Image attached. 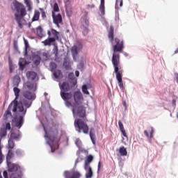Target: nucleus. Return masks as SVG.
Wrapping results in <instances>:
<instances>
[{
	"label": "nucleus",
	"mask_w": 178,
	"mask_h": 178,
	"mask_svg": "<svg viewBox=\"0 0 178 178\" xmlns=\"http://www.w3.org/2000/svg\"><path fill=\"white\" fill-rule=\"evenodd\" d=\"M72 97L74 102L72 111L74 116H78V119L74 120V127L78 133L83 132L84 134H88V125L86 122L87 118L86 107L81 105L84 101L83 93L80 90H76L73 92Z\"/></svg>",
	"instance_id": "obj_1"
},
{
	"label": "nucleus",
	"mask_w": 178,
	"mask_h": 178,
	"mask_svg": "<svg viewBox=\"0 0 178 178\" xmlns=\"http://www.w3.org/2000/svg\"><path fill=\"white\" fill-rule=\"evenodd\" d=\"M13 6L14 8H13V10L15 12L14 14L15 22H17L19 29H23V26H24V23H26L24 16L27 15L26 6L19 1H15L13 3Z\"/></svg>",
	"instance_id": "obj_2"
},
{
	"label": "nucleus",
	"mask_w": 178,
	"mask_h": 178,
	"mask_svg": "<svg viewBox=\"0 0 178 178\" xmlns=\"http://www.w3.org/2000/svg\"><path fill=\"white\" fill-rule=\"evenodd\" d=\"M112 63L114 67V72L116 74V79L118 81V86L120 90L124 92V86H123V81L122 79V71L120 70V55L113 54L112 57Z\"/></svg>",
	"instance_id": "obj_3"
},
{
	"label": "nucleus",
	"mask_w": 178,
	"mask_h": 178,
	"mask_svg": "<svg viewBox=\"0 0 178 178\" xmlns=\"http://www.w3.org/2000/svg\"><path fill=\"white\" fill-rule=\"evenodd\" d=\"M60 97L63 101H65V106L67 108H70V106H73L72 104V102H70V99L73 98V94L72 92H67V91H70V85L67 82H63L61 85L60 84Z\"/></svg>",
	"instance_id": "obj_4"
},
{
	"label": "nucleus",
	"mask_w": 178,
	"mask_h": 178,
	"mask_svg": "<svg viewBox=\"0 0 178 178\" xmlns=\"http://www.w3.org/2000/svg\"><path fill=\"white\" fill-rule=\"evenodd\" d=\"M47 35L49 38L42 42L44 47H51V45L56 42V40H59V32L54 29H51V31H48Z\"/></svg>",
	"instance_id": "obj_5"
},
{
	"label": "nucleus",
	"mask_w": 178,
	"mask_h": 178,
	"mask_svg": "<svg viewBox=\"0 0 178 178\" xmlns=\"http://www.w3.org/2000/svg\"><path fill=\"white\" fill-rule=\"evenodd\" d=\"M17 111L19 112V102L16 99H14L9 104L7 110L4 113V119H8L9 116H12V112H13V113H17Z\"/></svg>",
	"instance_id": "obj_6"
},
{
	"label": "nucleus",
	"mask_w": 178,
	"mask_h": 178,
	"mask_svg": "<svg viewBox=\"0 0 178 178\" xmlns=\"http://www.w3.org/2000/svg\"><path fill=\"white\" fill-rule=\"evenodd\" d=\"M18 104L19 113H24V115H26L27 113V109L31 106L33 102H30L29 99H22V101L19 102Z\"/></svg>",
	"instance_id": "obj_7"
},
{
	"label": "nucleus",
	"mask_w": 178,
	"mask_h": 178,
	"mask_svg": "<svg viewBox=\"0 0 178 178\" xmlns=\"http://www.w3.org/2000/svg\"><path fill=\"white\" fill-rule=\"evenodd\" d=\"M24 116H26V115H24V113H21V115L18 114V116L13 120V122L15 123V127H18V129H20L22 126H23V123L24 122Z\"/></svg>",
	"instance_id": "obj_8"
},
{
	"label": "nucleus",
	"mask_w": 178,
	"mask_h": 178,
	"mask_svg": "<svg viewBox=\"0 0 178 178\" xmlns=\"http://www.w3.org/2000/svg\"><path fill=\"white\" fill-rule=\"evenodd\" d=\"M114 42L115 44L113 46V52H120L121 51H123V48H124L123 40L115 38Z\"/></svg>",
	"instance_id": "obj_9"
},
{
	"label": "nucleus",
	"mask_w": 178,
	"mask_h": 178,
	"mask_svg": "<svg viewBox=\"0 0 178 178\" xmlns=\"http://www.w3.org/2000/svg\"><path fill=\"white\" fill-rule=\"evenodd\" d=\"M22 97L29 101H34L35 99V93L31 92V90H24L22 92Z\"/></svg>",
	"instance_id": "obj_10"
},
{
	"label": "nucleus",
	"mask_w": 178,
	"mask_h": 178,
	"mask_svg": "<svg viewBox=\"0 0 178 178\" xmlns=\"http://www.w3.org/2000/svg\"><path fill=\"white\" fill-rule=\"evenodd\" d=\"M52 17H53V23L57 26V27H60L59 24H60L63 22L62 15L60 13L58 15H55V13L52 12Z\"/></svg>",
	"instance_id": "obj_11"
},
{
	"label": "nucleus",
	"mask_w": 178,
	"mask_h": 178,
	"mask_svg": "<svg viewBox=\"0 0 178 178\" xmlns=\"http://www.w3.org/2000/svg\"><path fill=\"white\" fill-rule=\"evenodd\" d=\"M64 176L65 178H80L81 177V174L79 171L69 172L65 171L64 172Z\"/></svg>",
	"instance_id": "obj_12"
},
{
	"label": "nucleus",
	"mask_w": 178,
	"mask_h": 178,
	"mask_svg": "<svg viewBox=\"0 0 178 178\" xmlns=\"http://www.w3.org/2000/svg\"><path fill=\"white\" fill-rule=\"evenodd\" d=\"M8 168V172H17L20 170V165L17 163H13L10 161L6 163Z\"/></svg>",
	"instance_id": "obj_13"
},
{
	"label": "nucleus",
	"mask_w": 178,
	"mask_h": 178,
	"mask_svg": "<svg viewBox=\"0 0 178 178\" xmlns=\"http://www.w3.org/2000/svg\"><path fill=\"white\" fill-rule=\"evenodd\" d=\"M84 170H86V178H91L94 175V173L92 172V168H91V165H88L86 167V165H83Z\"/></svg>",
	"instance_id": "obj_14"
},
{
	"label": "nucleus",
	"mask_w": 178,
	"mask_h": 178,
	"mask_svg": "<svg viewBox=\"0 0 178 178\" xmlns=\"http://www.w3.org/2000/svg\"><path fill=\"white\" fill-rule=\"evenodd\" d=\"M92 161H94V156L91 154L88 155L85 159L83 166H86V168L91 166V162H92Z\"/></svg>",
	"instance_id": "obj_15"
},
{
	"label": "nucleus",
	"mask_w": 178,
	"mask_h": 178,
	"mask_svg": "<svg viewBox=\"0 0 178 178\" xmlns=\"http://www.w3.org/2000/svg\"><path fill=\"white\" fill-rule=\"evenodd\" d=\"M32 60L35 66H38L41 63V57L38 54H34Z\"/></svg>",
	"instance_id": "obj_16"
},
{
	"label": "nucleus",
	"mask_w": 178,
	"mask_h": 178,
	"mask_svg": "<svg viewBox=\"0 0 178 178\" xmlns=\"http://www.w3.org/2000/svg\"><path fill=\"white\" fill-rule=\"evenodd\" d=\"M77 46H73L71 49L74 60H77V55H79V51H77Z\"/></svg>",
	"instance_id": "obj_17"
},
{
	"label": "nucleus",
	"mask_w": 178,
	"mask_h": 178,
	"mask_svg": "<svg viewBox=\"0 0 178 178\" xmlns=\"http://www.w3.org/2000/svg\"><path fill=\"white\" fill-rule=\"evenodd\" d=\"M44 138L49 145H50V147H52V144H54V142L55 141L56 137H49L47 135H45Z\"/></svg>",
	"instance_id": "obj_18"
},
{
	"label": "nucleus",
	"mask_w": 178,
	"mask_h": 178,
	"mask_svg": "<svg viewBox=\"0 0 178 178\" xmlns=\"http://www.w3.org/2000/svg\"><path fill=\"white\" fill-rule=\"evenodd\" d=\"M113 34H114V28H113V26H111L108 31V39L110 40L111 42H113V38H114Z\"/></svg>",
	"instance_id": "obj_19"
},
{
	"label": "nucleus",
	"mask_w": 178,
	"mask_h": 178,
	"mask_svg": "<svg viewBox=\"0 0 178 178\" xmlns=\"http://www.w3.org/2000/svg\"><path fill=\"white\" fill-rule=\"evenodd\" d=\"M26 76L29 80H35L37 78V73L33 71H30L26 73Z\"/></svg>",
	"instance_id": "obj_20"
},
{
	"label": "nucleus",
	"mask_w": 178,
	"mask_h": 178,
	"mask_svg": "<svg viewBox=\"0 0 178 178\" xmlns=\"http://www.w3.org/2000/svg\"><path fill=\"white\" fill-rule=\"evenodd\" d=\"M118 126L122 136H124V137H127V134H126V130H124V127L123 126L122 121H118Z\"/></svg>",
	"instance_id": "obj_21"
},
{
	"label": "nucleus",
	"mask_w": 178,
	"mask_h": 178,
	"mask_svg": "<svg viewBox=\"0 0 178 178\" xmlns=\"http://www.w3.org/2000/svg\"><path fill=\"white\" fill-rule=\"evenodd\" d=\"M19 138H20V134H16L15 132H10L9 137L10 140H13H13H15V141H18Z\"/></svg>",
	"instance_id": "obj_22"
},
{
	"label": "nucleus",
	"mask_w": 178,
	"mask_h": 178,
	"mask_svg": "<svg viewBox=\"0 0 178 178\" xmlns=\"http://www.w3.org/2000/svg\"><path fill=\"white\" fill-rule=\"evenodd\" d=\"M117 151L119 152L121 156H127V149H126L124 147L122 146L120 147V149H117Z\"/></svg>",
	"instance_id": "obj_23"
},
{
	"label": "nucleus",
	"mask_w": 178,
	"mask_h": 178,
	"mask_svg": "<svg viewBox=\"0 0 178 178\" xmlns=\"http://www.w3.org/2000/svg\"><path fill=\"white\" fill-rule=\"evenodd\" d=\"M34 88V84L31 82H26L24 84V90H28L29 91H31Z\"/></svg>",
	"instance_id": "obj_24"
},
{
	"label": "nucleus",
	"mask_w": 178,
	"mask_h": 178,
	"mask_svg": "<svg viewBox=\"0 0 178 178\" xmlns=\"http://www.w3.org/2000/svg\"><path fill=\"white\" fill-rule=\"evenodd\" d=\"M15 156V153H13V150L9 149L8 152L6 155V163L10 162V159Z\"/></svg>",
	"instance_id": "obj_25"
},
{
	"label": "nucleus",
	"mask_w": 178,
	"mask_h": 178,
	"mask_svg": "<svg viewBox=\"0 0 178 178\" xmlns=\"http://www.w3.org/2000/svg\"><path fill=\"white\" fill-rule=\"evenodd\" d=\"M40 11L35 10L34 12L33 17L32 18V22H38V20H40Z\"/></svg>",
	"instance_id": "obj_26"
},
{
	"label": "nucleus",
	"mask_w": 178,
	"mask_h": 178,
	"mask_svg": "<svg viewBox=\"0 0 178 178\" xmlns=\"http://www.w3.org/2000/svg\"><path fill=\"white\" fill-rule=\"evenodd\" d=\"M20 76H15L13 79V86L14 87H19V84H20Z\"/></svg>",
	"instance_id": "obj_27"
},
{
	"label": "nucleus",
	"mask_w": 178,
	"mask_h": 178,
	"mask_svg": "<svg viewBox=\"0 0 178 178\" xmlns=\"http://www.w3.org/2000/svg\"><path fill=\"white\" fill-rule=\"evenodd\" d=\"M36 34L38 37H40V38H42V37H44V31L42 30V27L38 26L36 29Z\"/></svg>",
	"instance_id": "obj_28"
},
{
	"label": "nucleus",
	"mask_w": 178,
	"mask_h": 178,
	"mask_svg": "<svg viewBox=\"0 0 178 178\" xmlns=\"http://www.w3.org/2000/svg\"><path fill=\"white\" fill-rule=\"evenodd\" d=\"M99 10L102 15H105V0H101Z\"/></svg>",
	"instance_id": "obj_29"
},
{
	"label": "nucleus",
	"mask_w": 178,
	"mask_h": 178,
	"mask_svg": "<svg viewBox=\"0 0 178 178\" xmlns=\"http://www.w3.org/2000/svg\"><path fill=\"white\" fill-rule=\"evenodd\" d=\"M13 91H14V93H15V101H17V99H19V97L20 95V89H19L17 88V86H15L14 88H13Z\"/></svg>",
	"instance_id": "obj_30"
},
{
	"label": "nucleus",
	"mask_w": 178,
	"mask_h": 178,
	"mask_svg": "<svg viewBox=\"0 0 178 178\" xmlns=\"http://www.w3.org/2000/svg\"><path fill=\"white\" fill-rule=\"evenodd\" d=\"M90 137L93 144H95V132L94 128L90 129Z\"/></svg>",
	"instance_id": "obj_31"
},
{
	"label": "nucleus",
	"mask_w": 178,
	"mask_h": 178,
	"mask_svg": "<svg viewBox=\"0 0 178 178\" xmlns=\"http://www.w3.org/2000/svg\"><path fill=\"white\" fill-rule=\"evenodd\" d=\"M6 148H8V149H13V148H15V141L11 139H8Z\"/></svg>",
	"instance_id": "obj_32"
},
{
	"label": "nucleus",
	"mask_w": 178,
	"mask_h": 178,
	"mask_svg": "<svg viewBox=\"0 0 178 178\" xmlns=\"http://www.w3.org/2000/svg\"><path fill=\"white\" fill-rule=\"evenodd\" d=\"M8 134V131L5 128H1L0 130V138H3V137H6Z\"/></svg>",
	"instance_id": "obj_33"
},
{
	"label": "nucleus",
	"mask_w": 178,
	"mask_h": 178,
	"mask_svg": "<svg viewBox=\"0 0 178 178\" xmlns=\"http://www.w3.org/2000/svg\"><path fill=\"white\" fill-rule=\"evenodd\" d=\"M13 47L15 52L20 54V51H19V44L17 40L13 41Z\"/></svg>",
	"instance_id": "obj_34"
},
{
	"label": "nucleus",
	"mask_w": 178,
	"mask_h": 178,
	"mask_svg": "<svg viewBox=\"0 0 178 178\" xmlns=\"http://www.w3.org/2000/svg\"><path fill=\"white\" fill-rule=\"evenodd\" d=\"M39 10H40L41 16L43 20L47 19V11H45V9L40 8Z\"/></svg>",
	"instance_id": "obj_35"
},
{
	"label": "nucleus",
	"mask_w": 178,
	"mask_h": 178,
	"mask_svg": "<svg viewBox=\"0 0 178 178\" xmlns=\"http://www.w3.org/2000/svg\"><path fill=\"white\" fill-rule=\"evenodd\" d=\"M82 92L86 95H90V92H88V88H87V85L82 86Z\"/></svg>",
	"instance_id": "obj_36"
},
{
	"label": "nucleus",
	"mask_w": 178,
	"mask_h": 178,
	"mask_svg": "<svg viewBox=\"0 0 178 178\" xmlns=\"http://www.w3.org/2000/svg\"><path fill=\"white\" fill-rule=\"evenodd\" d=\"M54 77H56V79H59V77H61L62 76V71L59 70H56L54 73Z\"/></svg>",
	"instance_id": "obj_37"
},
{
	"label": "nucleus",
	"mask_w": 178,
	"mask_h": 178,
	"mask_svg": "<svg viewBox=\"0 0 178 178\" xmlns=\"http://www.w3.org/2000/svg\"><path fill=\"white\" fill-rule=\"evenodd\" d=\"M5 156L2 154V147L1 146V139H0V165L3 162Z\"/></svg>",
	"instance_id": "obj_38"
},
{
	"label": "nucleus",
	"mask_w": 178,
	"mask_h": 178,
	"mask_svg": "<svg viewBox=\"0 0 178 178\" xmlns=\"http://www.w3.org/2000/svg\"><path fill=\"white\" fill-rule=\"evenodd\" d=\"M24 3L26 5V8H28V10H31V1L30 0H24Z\"/></svg>",
	"instance_id": "obj_39"
},
{
	"label": "nucleus",
	"mask_w": 178,
	"mask_h": 178,
	"mask_svg": "<svg viewBox=\"0 0 178 178\" xmlns=\"http://www.w3.org/2000/svg\"><path fill=\"white\" fill-rule=\"evenodd\" d=\"M10 178H23L22 173L17 174V173H13L10 175Z\"/></svg>",
	"instance_id": "obj_40"
},
{
	"label": "nucleus",
	"mask_w": 178,
	"mask_h": 178,
	"mask_svg": "<svg viewBox=\"0 0 178 178\" xmlns=\"http://www.w3.org/2000/svg\"><path fill=\"white\" fill-rule=\"evenodd\" d=\"M54 9V13H55V12H59V6H58V3H55L53 7Z\"/></svg>",
	"instance_id": "obj_41"
},
{
	"label": "nucleus",
	"mask_w": 178,
	"mask_h": 178,
	"mask_svg": "<svg viewBox=\"0 0 178 178\" xmlns=\"http://www.w3.org/2000/svg\"><path fill=\"white\" fill-rule=\"evenodd\" d=\"M83 161H84L83 157H78L75 161V165H77V163H79V162H83Z\"/></svg>",
	"instance_id": "obj_42"
},
{
	"label": "nucleus",
	"mask_w": 178,
	"mask_h": 178,
	"mask_svg": "<svg viewBox=\"0 0 178 178\" xmlns=\"http://www.w3.org/2000/svg\"><path fill=\"white\" fill-rule=\"evenodd\" d=\"M24 41L25 44V51L27 52V49L30 46L29 44V42L25 38H24Z\"/></svg>",
	"instance_id": "obj_43"
},
{
	"label": "nucleus",
	"mask_w": 178,
	"mask_h": 178,
	"mask_svg": "<svg viewBox=\"0 0 178 178\" xmlns=\"http://www.w3.org/2000/svg\"><path fill=\"white\" fill-rule=\"evenodd\" d=\"M118 5L122 8L123 6V0H116V6H118Z\"/></svg>",
	"instance_id": "obj_44"
},
{
	"label": "nucleus",
	"mask_w": 178,
	"mask_h": 178,
	"mask_svg": "<svg viewBox=\"0 0 178 178\" xmlns=\"http://www.w3.org/2000/svg\"><path fill=\"white\" fill-rule=\"evenodd\" d=\"M149 129L150 130V138H152L154 137V128L150 127Z\"/></svg>",
	"instance_id": "obj_45"
},
{
	"label": "nucleus",
	"mask_w": 178,
	"mask_h": 178,
	"mask_svg": "<svg viewBox=\"0 0 178 178\" xmlns=\"http://www.w3.org/2000/svg\"><path fill=\"white\" fill-rule=\"evenodd\" d=\"M68 79H70V80H73V79H74V74L73 72H71L68 74Z\"/></svg>",
	"instance_id": "obj_46"
},
{
	"label": "nucleus",
	"mask_w": 178,
	"mask_h": 178,
	"mask_svg": "<svg viewBox=\"0 0 178 178\" xmlns=\"http://www.w3.org/2000/svg\"><path fill=\"white\" fill-rule=\"evenodd\" d=\"M6 130H10L11 127H10V123L8 122L6 124Z\"/></svg>",
	"instance_id": "obj_47"
},
{
	"label": "nucleus",
	"mask_w": 178,
	"mask_h": 178,
	"mask_svg": "<svg viewBox=\"0 0 178 178\" xmlns=\"http://www.w3.org/2000/svg\"><path fill=\"white\" fill-rule=\"evenodd\" d=\"M94 8H95V5L92 4V5H87V9H94Z\"/></svg>",
	"instance_id": "obj_48"
},
{
	"label": "nucleus",
	"mask_w": 178,
	"mask_h": 178,
	"mask_svg": "<svg viewBox=\"0 0 178 178\" xmlns=\"http://www.w3.org/2000/svg\"><path fill=\"white\" fill-rule=\"evenodd\" d=\"M15 154L19 156V155H22V151L20 149H17L15 151Z\"/></svg>",
	"instance_id": "obj_49"
},
{
	"label": "nucleus",
	"mask_w": 178,
	"mask_h": 178,
	"mask_svg": "<svg viewBox=\"0 0 178 178\" xmlns=\"http://www.w3.org/2000/svg\"><path fill=\"white\" fill-rule=\"evenodd\" d=\"M3 176L4 178H9L8 177V172L7 171H3Z\"/></svg>",
	"instance_id": "obj_50"
},
{
	"label": "nucleus",
	"mask_w": 178,
	"mask_h": 178,
	"mask_svg": "<svg viewBox=\"0 0 178 178\" xmlns=\"http://www.w3.org/2000/svg\"><path fill=\"white\" fill-rule=\"evenodd\" d=\"M84 67V64L83 63H81L79 65H78V68L79 69H83Z\"/></svg>",
	"instance_id": "obj_51"
},
{
	"label": "nucleus",
	"mask_w": 178,
	"mask_h": 178,
	"mask_svg": "<svg viewBox=\"0 0 178 178\" xmlns=\"http://www.w3.org/2000/svg\"><path fill=\"white\" fill-rule=\"evenodd\" d=\"M19 65L20 67H22V70L24 69L25 65L23 63H22V62H19Z\"/></svg>",
	"instance_id": "obj_52"
},
{
	"label": "nucleus",
	"mask_w": 178,
	"mask_h": 178,
	"mask_svg": "<svg viewBox=\"0 0 178 178\" xmlns=\"http://www.w3.org/2000/svg\"><path fill=\"white\" fill-rule=\"evenodd\" d=\"M100 170H101V161H99L97 171L99 172Z\"/></svg>",
	"instance_id": "obj_53"
},
{
	"label": "nucleus",
	"mask_w": 178,
	"mask_h": 178,
	"mask_svg": "<svg viewBox=\"0 0 178 178\" xmlns=\"http://www.w3.org/2000/svg\"><path fill=\"white\" fill-rule=\"evenodd\" d=\"M144 134L146 136V137H149V134H148V131H144Z\"/></svg>",
	"instance_id": "obj_54"
},
{
	"label": "nucleus",
	"mask_w": 178,
	"mask_h": 178,
	"mask_svg": "<svg viewBox=\"0 0 178 178\" xmlns=\"http://www.w3.org/2000/svg\"><path fill=\"white\" fill-rule=\"evenodd\" d=\"M75 75L76 76V77H79V76H80V72L79 71H76Z\"/></svg>",
	"instance_id": "obj_55"
},
{
	"label": "nucleus",
	"mask_w": 178,
	"mask_h": 178,
	"mask_svg": "<svg viewBox=\"0 0 178 178\" xmlns=\"http://www.w3.org/2000/svg\"><path fill=\"white\" fill-rule=\"evenodd\" d=\"M80 143V140L79 139H77L76 141H75V144L76 145H77V147H79V144Z\"/></svg>",
	"instance_id": "obj_56"
},
{
	"label": "nucleus",
	"mask_w": 178,
	"mask_h": 178,
	"mask_svg": "<svg viewBox=\"0 0 178 178\" xmlns=\"http://www.w3.org/2000/svg\"><path fill=\"white\" fill-rule=\"evenodd\" d=\"M172 105L176 106V99H172Z\"/></svg>",
	"instance_id": "obj_57"
},
{
	"label": "nucleus",
	"mask_w": 178,
	"mask_h": 178,
	"mask_svg": "<svg viewBox=\"0 0 178 178\" xmlns=\"http://www.w3.org/2000/svg\"><path fill=\"white\" fill-rule=\"evenodd\" d=\"M12 70H13L12 65H10V73H12Z\"/></svg>",
	"instance_id": "obj_58"
},
{
	"label": "nucleus",
	"mask_w": 178,
	"mask_h": 178,
	"mask_svg": "<svg viewBox=\"0 0 178 178\" xmlns=\"http://www.w3.org/2000/svg\"><path fill=\"white\" fill-rule=\"evenodd\" d=\"M53 67H56V64L54 63L53 64Z\"/></svg>",
	"instance_id": "obj_59"
},
{
	"label": "nucleus",
	"mask_w": 178,
	"mask_h": 178,
	"mask_svg": "<svg viewBox=\"0 0 178 178\" xmlns=\"http://www.w3.org/2000/svg\"><path fill=\"white\" fill-rule=\"evenodd\" d=\"M85 31L86 32V34L88 33V29H86Z\"/></svg>",
	"instance_id": "obj_60"
},
{
	"label": "nucleus",
	"mask_w": 178,
	"mask_h": 178,
	"mask_svg": "<svg viewBox=\"0 0 178 178\" xmlns=\"http://www.w3.org/2000/svg\"><path fill=\"white\" fill-rule=\"evenodd\" d=\"M29 27H31V24H29Z\"/></svg>",
	"instance_id": "obj_61"
},
{
	"label": "nucleus",
	"mask_w": 178,
	"mask_h": 178,
	"mask_svg": "<svg viewBox=\"0 0 178 178\" xmlns=\"http://www.w3.org/2000/svg\"><path fill=\"white\" fill-rule=\"evenodd\" d=\"M0 178H3V177H2V175H1V173H0Z\"/></svg>",
	"instance_id": "obj_62"
},
{
	"label": "nucleus",
	"mask_w": 178,
	"mask_h": 178,
	"mask_svg": "<svg viewBox=\"0 0 178 178\" xmlns=\"http://www.w3.org/2000/svg\"><path fill=\"white\" fill-rule=\"evenodd\" d=\"M177 118H178V113H177Z\"/></svg>",
	"instance_id": "obj_63"
},
{
	"label": "nucleus",
	"mask_w": 178,
	"mask_h": 178,
	"mask_svg": "<svg viewBox=\"0 0 178 178\" xmlns=\"http://www.w3.org/2000/svg\"><path fill=\"white\" fill-rule=\"evenodd\" d=\"M83 35H86V33L83 32Z\"/></svg>",
	"instance_id": "obj_64"
}]
</instances>
